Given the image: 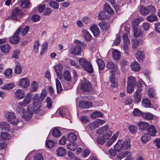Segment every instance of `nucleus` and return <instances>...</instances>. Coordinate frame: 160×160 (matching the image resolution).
Masks as SVG:
<instances>
[{
    "mask_svg": "<svg viewBox=\"0 0 160 160\" xmlns=\"http://www.w3.org/2000/svg\"><path fill=\"white\" fill-rule=\"evenodd\" d=\"M30 94H27L25 98L22 101L18 103L16 108V111L25 119L28 120L32 117V111L28 107L26 111L25 108L29 104L31 101Z\"/></svg>",
    "mask_w": 160,
    "mask_h": 160,
    "instance_id": "obj_1",
    "label": "nucleus"
},
{
    "mask_svg": "<svg viewBox=\"0 0 160 160\" xmlns=\"http://www.w3.org/2000/svg\"><path fill=\"white\" fill-rule=\"evenodd\" d=\"M131 147L129 141L122 140L118 141L114 146L115 150L119 151V154H118L115 157V160H121L130 154V152L127 150L130 149Z\"/></svg>",
    "mask_w": 160,
    "mask_h": 160,
    "instance_id": "obj_2",
    "label": "nucleus"
},
{
    "mask_svg": "<svg viewBox=\"0 0 160 160\" xmlns=\"http://www.w3.org/2000/svg\"><path fill=\"white\" fill-rule=\"evenodd\" d=\"M33 99L34 101L32 105L30 104L29 105V108L32 111V112L39 113L41 110V103L38 99L37 95H35L33 97Z\"/></svg>",
    "mask_w": 160,
    "mask_h": 160,
    "instance_id": "obj_3",
    "label": "nucleus"
},
{
    "mask_svg": "<svg viewBox=\"0 0 160 160\" xmlns=\"http://www.w3.org/2000/svg\"><path fill=\"white\" fill-rule=\"evenodd\" d=\"M78 61L80 65L85 70L91 73L92 72L93 69L92 64L90 62L82 58H79Z\"/></svg>",
    "mask_w": 160,
    "mask_h": 160,
    "instance_id": "obj_4",
    "label": "nucleus"
},
{
    "mask_svg": "<svg viewBox=\"0 0 160 160\" xmlns=\"http://www.w3.org/2000/svg\"><path fill=\"white\" fill-rule=\"evenodd\" d=\"M5 117L7 118V121L11 124L16 125L18 123V119L16 117L15 113L7 112L5 114Z\"/></svg>",
    "mask_w": 160,
    "mask_h": 160,
    "instance_id": "obj_5",
    "label": "nucleus"
},
{
    "mask_svg": "<svg viewBox=\"0 0 160 160\" xmlns=\"http://www.w3.org/2000/svg\"><path fill=\"white\" fill-rule=\"evenodd\" d=\"M123 42L124 43L123 49L125 50V53L128 54V50L130 45V40L128 38L127 33H125L123 35Z\"/></svg>",
    "mask_w": 160,
    "mask_h": 160,
    "instance_id": "obj_6",
    "label": "nucleus"
},
{
    "mask_svg": "<svg viewBox=\"0 0 160 160\" xmlns=\"http://www.w3.org/2000/svg\"><path fill=\"white\" fill-rule=\"evenodd\" d=\"M21 29L22 28H19L14 33L13 36L10 38L9 40L11 43L15 44L18 42L20 39L18 35Z\"/></svg>",
    "mask_w": 160,
    "mask_h": 160,
    "instance_id": "obj_7",
    "label": "nucleus"
},
{
    "mask_svg": "<svg viewBox=\"0 0 160 160\" xmlns=\"http://www.w3.org/2000/svg\"><path fill=\"white\" fill-rule=\"evenodd\" d=\"M53 68L58 78L61 79L62 78V71L63 69L62 65L61 63H58L54 65Z\"/></svg>",
    "mask_w": 160,
    "mask_h": 160,
    "instance_id": "obj_8",
    "label": "nucleus"
},
{
    "mask_svg": "<svg viewBox=\"0 0 160 160\" xmlns=\"http://www.w3.org/2000/svg\"><path fill=\"white\" fill-rule=\"evenodd\" d=\"M106 67L107 68L111 70L110 73H115L118 71L119 68L118 65L112 61H109L107 63Z\"/></svg>",
    "mask_w": 160,
    "mask_h": 160,
    "instance_id": "obj_9",
    "label": "nucleus"
},
{
    "mask_svg": "<svg viewBox=\"0 0 160 160\" xmlns=\"http://www.w3.org/2000/svg\"><path fill=\"white\" fill-rule=\"evenodd\" d=\"M29 81L27 78H23L21 79L19 82V86L21 88H25L29 85Z\"/></svg>",
    "mask_w": 160,
    "mask_h": 160,
    "instance_id": "obj_10",
    "label": "nucleus"
},
{
    "mask_svg": "<svg viewBox=\"0 0 160 160\" xmlns=\"http://www.w3.org/2000/svg\"><path fill=\"white\" fill-rule=\"evenodd\" d=\"M14 97L16 99L21 100L25 97V92L22 89H18L14 93Z\"/></svg>",
    "mask_w": 160,
    "mask_h": 160,
    "instance_id": "obj_11",
    "label": "nucleus"
},
{
    "mask_svg": "<svg viewBox=\"0 0 160 160\" xmlns=\"http://www.w3.org/2000/svg\"><path fill=\"white\" fill-rule=\"evenodd\" d=\"M115 75V73L112 72L110 76L109 80L111 83L110 86L111 88H116L115 90H117L118 85V82L116 81Z\"/></svg>",
    "mask_w": 160,
    "mask_h": 160,
    "instance_id": "obj_12",
    "label": "nucleus"
},
{
    "mask_svg": "<svg viewBox=\"0 0 160 160\" xmlns=\"http://www.w3.org/2000/svg\"><path fill=\"white\" fill-rule=\"evenodd\" d=\"M82 51V48L79 47L77 45L76 46H73L71 47L70 53L72 54L76 55H79Z\"/></svg>",
    "mask_w": 160,
    "mask_h": 160,
    "instance_id": "obj_13",
    "label": "nucleus"
},
{
    "mask_svg": "<svg viewBox=\"0 0 160 160\" xmlns=\"http://www.w3.org/2000/svg\"><path fill=\"white\" fill-rule=\"evenodd\" d=\"M20 13V11L18 8H15L12 10L11 17L12 20H18L19 18Z\"/></svg>",
    "mask_w": 160,
    "mask_h": 160,
    "instance_id": "obj_14",
    "label": "nucleus"
},
{
    "mask_svg": "<svg viewBox=\"0 0 160 160\" xmlns=\"http://www.w3.org/2000/svg\"><path fill=\"white\" fill-rule=\"evenodd\" d=\"M81 88L83 91H90L91 89V85L88 82H83L81 86Z\"/></svg>",
    "mask_w": 160,
    "mask_h": 160,
    "instance_id": "obj_15",
    "label": "nucleus"
},
{
    "mask_svg": "<svg viewBox=\"0 0 160 160\" xmlns=\"http://www.w3.org/2000/svg\"><path fill=\"white\" fill-rule=\"evenodd\" d=\"M77 139V136L74 132L70 133L67 136V141L71 143L74 142Z\"/></svg>",
    "mask_w": 160,
    "mask_h": 160,
    "instance_id": "obj_16",
    "label": "nucleus"
},
{
    "mask_svg": "<svg viewBox=\"0 0 160 160\" xmlns=\"http://www.w3.org/2000/svg\"><path fill=\"white\" fill-rule=\"evenodd\" d=\"M92 106V104L91 102L86 101H82L80 102L79 104V107L83 109L89 108Z\"/></svg>",
    "mask_w": 160,
    "mask_h": 160,
    "instance_id": "obj_17",
    "label": "nucleus"
},
{
    "mask_svg": "<svg viewBox=\"0 0 160 160\" xmlns=\"http://www.w3.org/2000/svg\"><path fill=\"white\" fill-rule=\"evenodd\" d=\"M56 153L58 156H64L66 154L65 149L62 147H59L56 151Z\"/></svg>",
    "mask_w": 160,
    "mask_h": 160,
    "instance_id": "obj_18",
    "label": "nucleus"
},
{
    "mask_svg": "<svg viewBox=\"0 0 160 160\" xmlns=\"http://www.w3.org/2000/svg\"><path fill=\"white\" fill-rule=\"evenodd\" d=\"M0 128L2 130L8 131L10 130L9 124L6 122H2L0 123Z\"/></svg>",
    "mask_w": 160,
    "mask_h": 160,
    "instance_id": "obj_19",
    "label": "nucleus"
},
{
    "mask_svg": "<svg viewBox=\"0 0 160 160\" xmlns=\"http://www.w3.org/2000/svg\"><path fill=\"white\" fill-rule=\"evenodd\" d=\"M148 134L149 136H154L156 135L157 131L155 128L152 125L150 126L148 129Z\"/></svg>",
    "mask_w": 160,
    "mask_h": 160,
    "instance_id": "obj_20",
    "label": "nucleus"
},
{
    "mask_svg": "<svg viewBox=\"0 0 160 160\" xmlns=\"http://www.w3.org/2000/svg\"><path fill=\"white\" fill-rule=\"evenodd\" d=\"M146 20L149 22H152L158 21V18L156 15L152 14L146 17Z\"/></svg>",
    "mask_w": 160,
    "mask_h": 160,
    "instance_id": "obj_21",
    "label": "nucleus"
},
{
    "mask_svg": "<svg viewBox=\"0 0 160 160\" xmlns=\"http://www.w3.org/2000/svg\"><path fill=\"white\" fill-rule=\"evenodd\" d=\"M139 91H136L133 94V97L134 98V102L138 103L141 100V97Z\"/></svg>",
    "mask_w": 160,
    "mask_h": 160,
    "instance_id": "obj_22",
    "label": "nucleus"
},
{
    "mask_svg": "<svg viewBox=\"0 0 160 160\" xmlns=\"http://www.w3.org/2000/svg\"><path fill=\"white\" fill-rule=\"evenodd\" d=\"M130 66L132 70L135 72L138 71L140 69V66L137 61L132 63Z\"/></svg>",
    "mask_w": 160,
    "mask_h": 160,
    "instance_id": "obj_23",
    "label": "nucleus"
},
{
    "mask_svg": "<svg viewBox=\"0 0 160 160\" xmlns=\"http://www.w3.org/2000/svg\"><path fill=\"white\" fill-rule=\"evenodd\" d=\"M90 29L94 36H96L99 34L100 31L97 25H93L90 27Z\"/></svg>",
    "mask_w": 160,
    "mask_h": 160,
    "instance_id": "obj_24",
    "label": "nucleus"
},
{
    "mask_svg": "<svg viewBox=\"0 0 160 160\" xmlns=\"http://www.w3.org/2000/svg\"><path fill=\"white\" fill-rule=\"evenodd\" d=\"M136 57L139 62H142L144 58L143 52L140 50H138Z\"/></svg>",
    "mask_w": 160,
    "mask_h": 160,
    "instance_id": "obj_25",
    "label": "nucleus"
},
{
    "mask_svg": "<svg viewBox=\"0 0 160 160\" xmlns=\"http://www.w3.org/2000/svg\"><path fill=\"white\" fill-rule=\"evenodd\" d=\"M138 125L140 129L145 131L148 130L150 126L148 123L142 122L138 124Z\"/></svg>",
    "mask_w": 160,
    "mask_h": 160,
    "instance_id": "obj_26",
    "label": "nucleus"
},
{
    "mask_svg": "<svg viewBox=\"0 0 160 160\" xmlns=\"http://www.w3.org/2000/svg\"><path fill=\"white\" fill-rule=\"evenodd\" d=\"M58 111L59 115L62 117L65 116L67 112V114H69L68 110L64 108H60L58 109Z\"/></svg>",
    "mask_w": 160,
    "mask_h": 160,
    "instance_id": "obj_27",
    "label": "nucleus"
},
{
    "mask_svg": "<svg viewBox=\"0 0 160 160\" xmlns=\"http://www.w3.org/2000/svg\"><path fill=\"white\" fill-rule=\"evenodd\" d=\"M0 48L3 53H7L9 52L10 47L8 44H4L0 46Z\"/></svg>",
    "mask_w": 160,
    "mask_h": 160,
    "instance_id": "obj_28",
    "label": "nucleus"
},
{
    "mask_svg": "<svg viewBox=\"0 0 160 160\" xmlns=\"http://www.w3.org/2000/svg\"><path fill=\"white\" fill-rule=\"evenodd\" d=\"M82 32L85 40L89 41L91 39V36L89 32L86 30L83 29Z\"/></svg>",
    "mask_w": 160,
    "mask_h": 160,
    "instance_id": "obj_29",
    "label": "nucleus"
},
{
    "mask_svg": "<svg viewBox=\"0 0 160 160\" xmlns=\"http://www.w3.org/2000/svg\"><path fill=\"white\" fill-rule=\"evenodd\" d=\"M104 11L107 12L109 14H111L114 12L113 10L111 8L110 6L107 4H105L103 8Z\"/></svg>",
    "mask_w": 160,
    "mask_h": 160,
    "instance_id": "obj_30",
    "label": "nucleus"
},
{
    "mask_svg": "<svg viewBox=\"0 0 160 160\" xmlns=\"http://www.w3.org/2000/svg\"><path fill=\"white\" fill-rule=\"evenodd\" d=\"M133 30L134 34L135 37L140 36L142 34V32L141 30L139 29H138L136 26H133Z\"/></svg>",
    "mask_w": 160,
    "mask_h": 160,
    "instance_id": "obj_31",
    "label": "nucleus"
},
{
    "mask_svg": "<svg viewBox=\"0 0 160 160\" xmlns=\"http://www.w3.org/2000/svg\"><path fill=\"white\" fill-rule=\"evenodd\" d=\"M97 62L99 70H103L105 66V64L103 61L100 58H98L97 59Z\"/></svg>",
    "mask_w": 160,
    "mask_h": 160,
    "instance_id": "obj_32",
    "label": "nucleus"
},
{
    "mask_svg": "<svg viewBox=\"0 0 160 160\" xmlns=\"http://www.w3.org/2000/svg\"><path fill=\"white\" fill-rule=\"evenodd\" d=\"M143 20V18L141 17H138L134 19L132 22V23L133 26H136L137 27V26Z\"/></svg>",
    "mask_w": 160,
    "mask_h": 160,
    "instance_id": "obj_33",
    "label": "nucleus"
},
{
    "mask_svg": "<svg viewBox=\"0 0 160 160\" xmlns=\"http://www.w3.org/2000/svg\"><path fill=\"white\" fill-rule=\"evenodd\" d=\"M142 117L144 119L148 120H152L153 115L149 112L143 113L142 114Z\"/></svg>",
    "mask_w": 160,
    "mask_h": 160,
    "instance_id": "obj_34",
    "label": "nucleus"
},
{
    "mask_svg": "<svg viewBox=\"0 0 160 160\" xmlns=\"http://www.w3.org/2000/svg\"><path fill=\"white\" fill-rule=\"evenodd\" d=\"M63 76L64 79L67 81H70L71 80L70 73L68 70L64 71L63 72Z\"/></svg>",
    "mask_w": 160,
    "mask_h": 160,
    "instance_id": "obj_35",
    "label": "nucleus"
},
{
    "mask_svg": "<svg viewBox=\"0 0 160 160\" xmlns=\"http://www.w3.org/2000/svg\"><path fill=\"white\" fill-rule=\"evenodd\" d=\"M77 147V146L75 142L74 143L69 142L67 145V148L72 151H74L75 150Z\"/></svg>",
    "mask_w": 160,
    "mask_h": 160,
    "instance_id": "obj_36",
    "label": "nucleus"
},
{
    "mask_svg": "<svg viewBox=\"0 0 160 160\" xmlns=\"http://www.w3.org/2000/svg\"><path fill=\"white\" fill-rule=\"evenodd\" d=\"M112 54L114 59L117 60L120 58V53L118 50L116 49L114 50Z\"/></svg>",
    "mask_w": 160,
    "mask_h": 160,
    "instance_id": "obj_37",
    "label": "nucleus"
},
{
    "mask_svg": "<svg viewBox=\"0 0 160 160\" xmlns=\"http://www.w3.org/2000/svg\"><path fill=\"white\" fill-rule=\"evenodd\" d=\"M103 114L101 112L96 111L92 113L91 115V118L92 119H95L97 117H102Z\"/></svg>",
    "mask_w": 160,
    "mask_h": 160,
    "instance_id": "obj_38",
    "label": "nucleus"
},
{
    "mask_svg": "<svg viewBox=\"0 0 160 160\" xmlns=\"http://www.w3.org/2000/svg\"><path fill=\"white\" fill-rule=\"evenodd\" d=\"M14 84L13 82L9 83L2 86V88L5 90L11 89L14 87Z\"/></svg>",
    "mask_w": 160,
    "mask_h": 160,
    "instance_id": "obj_39",
    "label": "nucleus"
},
{
    "mask_svg": "<svg viewBox=\"0 0 160 160\" xmlns=\"http://www.w3.org/2000/svg\"><path fill=\"white\" fill-rule=\"evenodd\" d=\"M150 139V136L148 134H142L141 137L142 142L144 143H146Z\"/></svg>",
    "mask_w": 160,
    "mask_h": 160,
    "instance_id": "obj_40",
    "label": "nucleus"
},
{
    "mask_svg": "<svg viewBox=\"0 0 160 160\" xmlns=\"http://www.w3.org/2000/svg\"><path fill=\"white\" fill-rule=\"evenodd\" d=\"M136 80L134 77L130 76L128 78L127 84L136 85Z\"/></svg>",
    "mask_w": 160,
    "mask_h": 160,
    "instance_id": "obj_41",
    "label": "nucleus"
},
{
    "mask_svg": "<svg viewBox=\"0 0 160 160\" xmlns=\"http://www.w3.org/2000/svg\"><path fill=\"white\" fill-rule=\"evenodd\" d=\"M21 6L23 8H28L30 7V2L28 0H21Z\"/></svg>",
    "mask_w": 160,
    "mask_h": 160,
    "instance_id": "obj_42",
    "label": "nucleus"
},
{
    "mask_svg": "<svg viewBox=\"0 0 160 160\" xmlns=\"http://www.w3.org/2000/svg\"><path fill=\"white\" fill-rule=\"evenodd\" d=\"M56 84L57 93H59L61 92L62 91V88L60 82L58 79L56 80Z\"/></svg>",
    "mask_w": 160,
    "mask_h": 160,
    "instance_id": "obj_43",
    "label": "nucleus"
},
{
    "mask_svg": "<svg viewBox=\"0 0 160 160\" xmlns=\"http://www.w3.org/2000/svg\"><path fill=\"white\" fill-rule=\"evenodd\" d=\"M142 105L146 108H149L150 107L151 104L150 101L147 98L142 99Z\"/></svg>",
    "mask_w": 160,
    "mask_h": 160,
    "instance_id": "obj_44",
    "label": "nucleus"
},
{
    "mask_svg": "<svg viewBox=\"0 0 160 160\" xmlns=\"http://www.w3.org/2000/svg\"><path fill=\"white\" fill-rule=\"evenodd\" d=\"M52 133L53 136L55 137H58L61 135L60 131L57 128H54L53 129Z\"/></svg>",
    "mask_w": 160,
    "mask_h": 160,
    "instance_id": "obj_45",
    "label": "nucleus"
},
{
    "mask_svg": "<svg viewBox=\"0 0 160 160\" xmlns=\"http://www.w3.org/2000/svg\"><path fill=\"white\" fill-rule=\"evenodd\" d=\"M38 84L36 82H32L31 84V91L33 92L36 90L38 88Z\"/></svg>",
    "mask_w": 160,
    "mask_h": 160,
    "instance_id": "obj_46",
    "label": "nucleus"
},
{
    "mask_svg": "<svg viewBox=\"0 0 160 160\" xmlns=\"http://www.w3.org/2000/svg\"><path fill=\"white\" fill-rule=\"evenodd\" d=\"M148 14L151 13L153 14L156 11V10L154 7L152 5L148 6L147 7Z\"/></svg>",
    "mask_w": 160,
    "mask_h": 160,
    "instance_id": "obj_47",
    "label": "nucleus"
},
{
    "mask_svg": "<svg viewBox=\"0 0 160 160\" xmlns=\"http://www.w3.org/2000/svg\"><path fill=\"white\" fill-rule=\"evenodd\" d=\"M12 71L11 69L9 68L4 71V74L7 78H10L12 76Z\"/></svg>",
    "mask_w": 160,
    "mask_h": 160,
    "instance_id": "obj_48",
    "label": "nucleus"
},
{
    "mask_svg": "<svg viewBox=\"0 0 160 160\" xmlns=\"http://www.w3.org/2000/svg\"><path fill=\"white\" fill-rule=\"evenodd\" d=\"M22 72V69L20 64L17 63L14 70V72L17 74H20Z\"/></svg>",
    "mask_w": 160,
    "mask_h": 160,
    "instance_id": "obj_49",
    "label": "nucleus"
},
{
    "mask_svg": "<svg viewBox=\"0 0 160 160\" xmlns=\"http://www.w3.org/2000/svg\"><path fill=\"white\" fill-rule=\"evenodd\" d=\"M147 7L146 8L143 6H141L139 8V12L140 13L144 15H146L148 14Z\"/></svg>",
    "mask_w": 160,
    "mask_h": 160,
    "instance_id": "obj_50",
    "label": "nucleus"
},
{
    "mask_svg": "<svg viewBox=\"0 0 160 160\" xmlns=\"http://www.w3.org/2000/svg\"><path fill=\"white\" fill-rule=\"evenodd\" d=\"M75 43L79 47H81L82 49H85L86 47V45L83 42H81L80 41L77 40L75 41Z\"/></svg>",
    "mask_w": 160,
    "mask_h": 160,
    "instance_id": "obj_51",
    "label": "nucleus"
},
{
    "mask_svg": "<svg viewBox=\"0 0 160 160\" xmlns=\"http://www.w3.org/2000/svg\"><path fill=\"white\" fill-rule=\"evenodd\" d=\"M106 140L102 136H99L97 138V142L100 144L103 145L106 142Z\"/></svg>",
    "mask_w": 160,
    "mask_h": 160,
    "instance_id": "obj_52",
    "label": "nucleus"
},
{
    "mask_svg": "<svg viewBox=\"0 0 160 160\" xmlns=\"http://www.w3.org/2000/svg\"><path fill=\"white\" fill-rule=\"evenodd\" d=\"M135 85L127 84V91L128 93H132L134 91V86Z\"/></svg>",
    "mask_w": 160,
    "mask_h": 160,
    "instance_id": "obj_53",
    "label": "nucleus"
},
{
    "mask_svg": "<svg viewBox=\"0 0 160 160\" xmlns=\"http://www.w3.org/2000/svg\"><path fill=\"white\" fill-rule=\"evenodd\" d=\"M112 133L111 131H108L105 133H103L102 136L106 140L108 139L112 135Z\"/></svg>",
    "mask_w": 160,
    "mask_h": 160,
    "instance_id": "obj_54",
    "label": "nucleus"
},
{
    "mask_svg": "<svg viewBox=\"0 0 160 160\" xmlns=\"http://www.w3.org/2000/svg\"><path fill=\"white\" fill-rule=\"evenodd\" d=\"M46 145L48 148H52L54 145V143L52 141L48 140L46 141Z\"/></svg>",
    "mask_w": 160,
    "mask_h": 160,
    "instance_id": "obj_55",
    "label": "nucleus"
},
{
    "mask_svg": "<svg viewBox=\"0 0 160 160\" xmlns=\"http://www.w3.org/2000/svg\"><path fill=\"white\" fill-rule=\"evenodd\" d=\"M48 44L47 42H44L42 44V48L40 52L41 55H42L46 51L48 47Z\"/></svg>",
    "mask_w": 160,
    "mask_h": 160,
    "instance_id": "obj_56",
    "label": "nucleus"
},
{
    "mask_svg": "<svg viewBox=\"0 0 160 160\" xmlns=\"http://www.w3.org/2000/svg\"><path fill=\"white\" fill-rule=\"evenodd\" d=\"M49 4L50 6L54 9H58L59 8V3L54 1L50 2Z\"/></svg>",
    "mask_w": 160,
    "mask_h": 160,
    "instance_id": "obj_57",
    "label": "nucleus"
},
{
    "mask_svg": "<svg viewBox=\"0 0 160 160\" xmlns=\"http://www.w3.org/2000/svg\"><path fill=\"white\" fill-rule=\"evenodd\" d=\"M128 129L130 132L132 133H136L138 130L137 127L136 126L133 125L129 126Z\"/></svg>",
    "mask_w": 160,
    "mask_h": 160,
    "instance_id": "obj_58",
    "label": "nucleus"
},
{
    "mask_svg": "<svg viewBox=\"0 0 160 160\" xmlns=\"http://www.w3.org/2000/svg\"><path fill=\"white\" fill-rule=\"evenodd\" d=\"M46 106L47 108L49 109H50L52 107V102L51 98L48 97L46 99Z\"/></svg>",
    "mask_w": 160,
    "mask_h": 160,
    "instance_id": "obj_59",
    "label": "nucleus"
},
{
    "mask_svg": "<svg viewBox=\"0 0 160 160\" xmlns=\"http://www.w3.org/2000/svg\"><path fill=\"white\" fill-rule=\"evenodd\" d=\"M88 126L89 128L92 130L98 128L95 121L90 123L88 124Z\"/></svg>",
    "mask_w": 160,
    "mask_h": 160,
    "instance_id": "obj_60",
    "label": "nucleus"
},
{
    "mask_svg": "<svg viewBox=\"0 0 160 160\" xmlns=\"http://www.w3.org/2000/svg\"><path fill=\"white\" fill-rule=\"evenodd\" d=\"M99 130L100 131V133L102 134H103V133H105L108 131H110L109 130L108 126L106 125H105L101 128Z\"/></svg>",
    "mask_w": 160,
    "mask_h": 160,
    "instance_id": "obj_61",
    "label": "nucleus"
},
{
    "mask_svg": "<svg viewBox=\"0 0 160 160\" xmlns=\"http://www.w3.org/2000/svg\"><path fill=\"white\" fill-rule=\"evenodd\" d=\"M40 44L39 42L38 41H37L34 42L33 48L35 52L36 53H37L38 52V47L40 46Z\"/></svg>",
    "mask_w": 160,
    "mask_h": 160,
    "instance_id": "obj_62",
    "label": "nucleus"
},
{
    "mask_svg": "<svg viewBox=\"0 0 160 160\" xmlns=\"http://www.w3.org/2000/svg\"><path fill=\"white\" fill-rule=\"evenodd\" d=\"M107 18V15L103 12H100L98 16V18L101 20H104Z\"/></svg>",
    "mask_w": 160,
    "mask_h": 160,
    "instance_id": "obj_63",
    "label": "nucleus"
},
{
    "mask_svg": "<svg viewBox=\"0 0 160 160\" xmlns=\"http://www.w3.org/2000/svg\"><path fill=\"white\" fill-rule=\"evenodd\" d=\"M1 137L5 139H9L10 137L9 135L7 132H2L1 134Z\"/></svg>",
    "mask_w": 160,
    "mask_h": 160,
    "instance_id": "obj_64",
    "label": "nucleus"
}]
</instances>
